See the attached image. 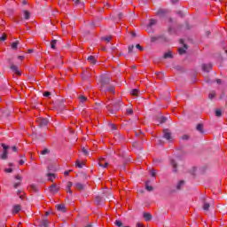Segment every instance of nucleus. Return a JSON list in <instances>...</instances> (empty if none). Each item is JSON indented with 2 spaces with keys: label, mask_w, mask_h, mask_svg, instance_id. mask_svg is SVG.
Returning <instances> with one entry per match:
<instances>
[{
  "label": "nucleus",
  "mask_w": 227,
  "mask_h": 227,
  "mask_svg": "<svg viewBox=\"0 0 227 227\" xmlns=\"http://www.w3.org/2000/svg\"><path fill=\"white\" fill-rule=\"evenodd\" d=\"M111 82H112V80H111L110 76H107V75L101 76L100 81H99V82L101 84V86H100L101 91H106V87L109 86V84H111Z\"/></svg>",
  "instance_id": "f257e3e1"
},
{
  "label": "nucleus",
  "mask_w": 227,
  "mask_h": 227,
  "mask_svg": "<svg viewBox=\"0 0 227 227\" xmlns=\"http://www.w3.org/2000/svg\"><path fill=\"white\" fill-rule=\"evenodd\" d=\"M121 107H123V102H121V99H118L113 104V108L109 111L111 114H114L115 113H118Z\"/></svg>",
  "instance_id": "f03ea898"
},
{
  "label": "nucleus",
  "mask_w": 227,
  "mask_h": 227,
  "mask_svg": "<svg viewBox=\"0 0 227 227\" xmlns=\"http://www.w3.org/2000/svg\"><path fill=\"white\" fill-rule=\"evenodd\" d=\"M16 182L13 183V188L14 189H19V187H20L22 185V181L24 180V177H22V176H20V174H17L14 176Z\"/></svg>",
  "instance_id": "7ed1b4c3"
},
{
  "label": "nucleus",
  "mask_w": 227,
  "mask_h": 227,
  "mask_svg": "<svg viewBox=\"0 0 227 227\" xmlns=\"http://www.w3.org/2000/svg\"><path fill=\"white\" fill-rule=\"evenodd\" d=\"M163 137H164V139L168 141V143L173 142V136L171 135V131L168 129H163Z\"/></svg>",
  "instance_id": "20e7f679"
},
{
  "label": "nucleus",
  "mask_w": 227,
  "mask_h": 227,
  "mask_svg": "<svg viewBox=\"0 0 227 227\" xmlns=\"http://www.w3.org/2000/svg\"><path fill=\"white\" fill-rule=\"evenodd\" d=\"M178 160H180L179 157H176L170 160V166H172L174 173H176L178 171Z\"/></svg>",
  "instance_id": "39448f33"
},
{
  "label": "nucleus",
  "mask_w": 227,
  "mask_h": 227,
  "mask_svg": "<svg viewBox=\"0 0 227 227\" xmlns=\"http://www.w3.org/2000/svg\"><path fill=\"white\" fill-rule=\"evenodd\" d=\"M39 127H47V125H49V119L47 118H43V117H40L36 120Z\"/></svg>",
  "instance_id": "423d86ee"
},
{
  "label": "nucleus",
  "mask_w": 227,
  "mask_h": 227,
  "mask_svg": "<svg viewBox=\"0 0 227 227\" xmlns=\"http://www.w3.org/2000/svg\"><path fill=\"white\" fill-rule=\"evenodd\" d=\"M9 63H10V68L12 72H14V74H16L17 75H22V74L20 73V71L19 70V67L14 65L13 63H12L10 60H9Z\"/></svg>",
  "instance_id": "0eeeda50"
},
{
  "label": "nucleus",
  "mask_w": 227,
  "mask_h": 227,
  "mask_svg": "<svg viewBox=\"0 0 227 227\" xmlns=\"http://www.w3.org/2000/svg\"><path fill=\"white\" fill-rule=\"evenodd\" d=\"M78 102H79V106L80 107H84L86 102H88V98H86L85 96H79L78 97Z\"/></svg>",
  "instance_id": "6e6552de"
},
{
  "label": "nucleus",
  "mask_w": 227,
  "mask_h": 227,
  "mask_svg": "<svg viewBox=\"0 0 227 227\" xmlns=\"http://www.w3.org/2000/svg\"><path fill=\"white\" fill-rule=\"evenodd\" d=\"M210 205H214V200H210V202H207V200H204L202 208L205 210V212H208L210 208Z\"/></svg>",
  "instance_id": "1a4fd4ad"
},
{
  "label": "nucleus",
  "mask_w": 227,
  "mask_h": 227,
  "mask_svg": "<svg viewBox=\"0 0 227 227\" xmlns=\"http://www.w3.org/2000/svg\"><path fill=\"white\" fill-rule=\"evenodd\" d=\"M75 189H77V191H85L86 190V184H82V183H76L74 184Z\"/></svg>",
  "instance_id": "9d476101"
},
{
  "label": "nucleus",
  "mask_w": 227,
  "mask_h": 227,
  "mask_svg": "<svg viewBox=\"0 0 227 227\" xmlns=\"http://www.w3.org/2000/svg\"><path fill=\"white\" fill-rule=\"evenodd\" d=\"M56 209L59 212H62V213L67 212V207L65 206V204H57L56 205Z\"/></svg>",
  "instance_id": "9b49d317"
},
{
  "label": "nucleus",
  "mask_w": 227,
  "mask_h": 227,
  "mask_svg": "<svg viewBox=\"0 0 227 227\" xmlns=\"http://www.w3.org/2000/svg\"><path fill=\"white\" fill-rule=\"evenodd\" d=\"M202 70L203 72H208L212 70V64H202Z\"/></svg>",
  "instance_id": "f8f14e48"
},
{
  "label": "nucleus",
  "mask_w": 227,
  "mask_h": 227,
  "mask_svg": "<svg viewBox=\"0 0 227 227\" xmlns=\"http://www.w3.org/2000/svg\"><path fill=\"white\" fill-rule=\"evenodd\" d=\"M50 191H51V192H52V194H56L58 192V191H59V188H58V185H56V184H51L50 186Z\"/></svg>",
  "instance_id": "ddd939ff"
},
{
  "label": "nucleus",
  "mask_w": 227,
  "mask_h": 227,
  "mask_svg": "<svg viewBox=\"0 0 227 227\" xmlns=\"http://www.w3.org/2000/svg\"><path fill=\"white\" fill-rule=\"evenodd\" d=\"M87 61H89V63H90V65H96L97 64V59H95V56H89L87 58Z\"/></svg>",
  "instance_id": "4468645a"
},
{
  "label": "nucleus",
  "mask_w": 227,
  "mask_h": 227,
  "mask_svg": "<svg viewBox=\"0 0 227 227\" xmlns=\"http://www.w3.org/2000/svg\"><path fill=\"white\" fill-rule=\"evenodd\" d=\"M57 106L59 107V109H65V107H66L65 99H61V100L58 101Z\"/></svg>",
  "instance_id": "2eb2a0df"
},
{
  "label": "nucleus",
  "mask_w": 227,
  "mask_h": 227,
  "mask_svg": "<svg viewBox=\"0 0 227 227\" xmlns=\"http://www.w3.org/2000/svg\"><path fill=\"white\" fill-rule=\"evenodd\" d=\"M23 17L25 20H29L31 19V12L29 11H23Z\"/></svg>",
  "instance_id": "dca6fc26"
},
{
  "label": "nucleus",
  "mask_w": 227,
  "mask_h": 227,
  "mask_svg": "<svg viewBox=\"0 0 227 227\" xmlns=\"http://www.w3.org/2000/svg\"><path fill=\"white\" fill-rule=\"evenodd\" d=\"M20 205H15L12 207V214H19L20 210H21Z\"/></svg>",
  "instance_id": "f3484780"
},
{
  "label": "nucleus",
  "mask_w": 227,
  "mask_h": 227,
  "mask_svg": "<svg viewBox=\"0 0 227 227\" xmlns=\"http://www.w3.org/2000/svg\"><path fill=\"white\" fill-rule=\"evenodd\" d=\"M184 185H185V181L184 180L179 181L176 184L177 191H182V187H184Z\"/></svg>",
  "instance_id": "a211bd4d"
},
{
  "label": "nucleus",
  "mask_w": 227,
  "mask_h": 227,
  "mask_svg": "<svg viewBox=\"0 0 227 227\" xmlns=\"http://www.w3.org/2000/svg\"><path fill=\"white\" fill-rule=\"evenodd\" d=\"M40 227H49V220L47 219H43L40 222Z\"/></svg>",
  "instance_id": "6ab92c4d"
},
{
  "label": "nucleus",
  "mask_w": 227,
  "mask_h": 227,
  "mask_svg": "<svg viewBox=\"0 0 227 227\" xmlns=\"http://www.w3.org/2000/svg\"><path fill=\"white\" fill-rule=\"evenodd\" d=\"M102 91H105V93L106 91H109L110 93H114V86L108 85V86L106 87V90H102Z\"/></svg>",
  "instance_id": "aec40b11"
},
{
  "label": "nucleus",
  "mask_w": 227,
  "mask_h": 227,
  "mask_svg": "<svg viewBox=\"0 0 227 227\" xmlns=\"http://www.w3.org/2000/svg\"><path fill=\"white\" fill-rule=\"evenodd\" d=\"M74 2L76 6H80V8H84V2H82L81 0H74Z\"/></svg>",
  "instance_id": "412c9836"
},
{
  "label": "nucleus",
  "mask_w": 227,
  "mask_h": 227,
  "mask_svg": "<svg viewBox=\"0 0 227 227\" xmlns=\"http://www.w3.org/2000/svg\"><path fill=\"white\" fill-rule=\"evenodd\" d=\"M188 49L187 44H184V48H179L178 52L179 54L183 55L185 54V51Z\"/></svg>",
  "instance_id": "4be33fe9"
},
{
  "label": "nucleus",
  "mask_w": 227,
  "mask_h": 227,
  "mask_svg": "<svg viewBox=\"0 0 227 227\" xmlns=\"http://www.w3.org/2000/svg\"><path fill=\"white\" fill-rule=\"evenodd\" d=\"M130 94H131L133 97H139V90H137V89H133V90H131Z\"/></svg>",
  "instance_id": "5701e85b"
},
{
  "label": "nucleus",
  "mask_w": 227,
  "mask_h": 227,
  "mask_svg": "<svg viewBox=\"0 0 227 227\" xmlns=\"http://www.w3.org/2000/svg\"><path fill=\"white\" fill-rule=\"evenodd\" d=\"M144 219H145V221H152V214L150 213H144Z\"/></svg>",
  "instance_id": "b1692460"
},
{
  "label": "nucleus",
  "mask_w": 227,
  "mask_h": 227,
  "mask_svg": "<svg viewBox=\"0 0 227 227\" xmlns=\"http://www.w3.org/2000/svg\"><path fill=\"white\" fill-rule=\"evenodd\" d=\"M8 151H4V153L0 156V159H2L3 160H6V159H8Z\"/></svg>",
  "instance_id": "393cba45"
},
{
  "label": "nucleus",
  "mask_w": 227,
  "mask_h": 227,
  "mask_svg": "<svg viewBox=\"0 0 227 227\" xmlns=\"http://www.w3.org/2000/svg\"><path fill=\"white\" fill-rule=\"evenodd\" d=\"M163 58H164V59H172L173 53H171V51H168L163 55Z\"/></svg>",
  "instance_id": "a878e982"
},
{
  "label": "nucleus",
  "mask_w": 227,
  "mask_h": 227,
  "mask_svg": "<svg viewBox=\"0 0 227 227\" xmlns=\"http://www.w3.org/2000/svg\"><path fill=\"white\" fill-rule=\"evenodd\" d=\"M47 177H48V180H50V182H54V178H56V176H54V174L52 173H48Z\"/></svg>",
  "instance_id": "bb28decb"
},
{
  "label": "nucleus",
  "mask_w": 227,
  "mask_h": 227,
  "mask_svg": "<svg viewBox=\"0 0 227 227\" xmlns=\"http://www.w3.org/2000/svg\"><path fill=\"white\" fill-rule=\"evenodd\" d=\"M196 129L198 130V132H200V134H203L205 132L203 130V124H198Z\"/></svg>",
  "instance_id": "cd10ccee"
},
{
  "label": "nucleus",
  "mask_w": 227,
  "mask_h": 227,
  "mask_svg": "<svg viewBox=\"0 0 227 227\" xmlns=\"http://www.w3.org/2000/svg\"><path fill=\"white\" fill-rule=\"evenodd\" d=\"M215 95H216L215 91V90H212V91L209 93V95H208L209 100H214V98H215Z\"/></svg>",
  "instance_id": "c85d7f7f"
},
{
  "label": "nucleus",
  "mask_w": 227,
  "mask_h": 227,
  "mask_svg": "<svg viewBox=\"0 0 227 227\" xmlns=\"http://www.w3.org/2000/svg\"><path fill=\"white\" fill-rule=\"evenodd\" d=\"M134 49H135L134 45H129L128 48V54H132V52L136 54V51H134Z\"/></svg>",
  "instance_id": "c756f323"
},
{
  "label": "nucleus",
  "mask_w": 227,
  "mask_h": 227,
  "mask_svg": "<svg viewBox=\"0 0 227 227\" xmlns=\"http://www.w3.org/2000/svg\"><path fill=\"white\" fill-rule=\"evenodd\" d=\"M158 121H160V123H166V121H168V118L162 116L160 118H158Z\"/></svg>",
  "instance_id": "7c9ffc66"
},
{
  "label": "nucleus",
  "mask_w": 227,
  "mask_h": 227,
  "mask_svg": "<svg viewBox=\"0 0 227 227\" xmlns=\"http://www.w3.org/2000/svg\"><path fill=\"white\" fill-rule=\"evenodd\" d=\"M156 24H157V20H150L148 27H152L153 26H155Z\"/></svg>",
  "instance_id": "2f4dec72"
},
{
  "label": "nucleus",
  "mask_w": 227,
  "mask_h": 227,
  "mask_svg": "<svg viewBox=\"0 0 227 227\" xmlns=\"http://www.w3.org/2000/svg\"><path fill=\"white\" fill-rule=\"evenodd\" d=\"M102 201H104V200H102L101 197H99V196L96 197L97 205H102Z\"/></svg>",
  "instance_id": "473e14b6"
},
{
  "label": "nucleus",
  "mask_w": 227,
  "mask_h": 227,
  "mask_svg": "<svg viewBox=\"0 0 227 227\" xmlns=\"http://www.w3.org/2000/svg\"><path fill=\"white\" fill-rule=\"evenodd\" d=\"M17 47H19V41H16L12 43V49H13L14 51H17Z\"/></svg>",
  "instance_id": "72a5a7b5"
},
{
  "label": "nucleus",
  "mask_w": 227,
  "mask_h": 227,
  "mask_svg": "<svg viewBox=\"0 0 227 227\" xmlns=\"http://www.w3.org/2000/svg\"><path fill=\"white\" fill-rule=\"evenodd\" d=\"M145 189L146 191H148L149 192H152V191H153V186H151L148 184V182L145 184Z\"/></svg>",
  "instance_id": "f704fd0d"
},
{
  "label": "nucleus",
  "mask_w": 227,
  "mask_h": 227,
  "mask_svg": "<svg viewBox=\"0 0 227 227\" xmlns=\"http://www.w3.org/2000/svg\"><path fill=\"white\" fill-rule=\"evenodd\" d=\"M83 166H84V162L76 160V168H79L80 169H82V168H83Z\"/></svg>",
  "instance_id": "c9c22d12"
},
{
  "label": "nucleus",
  "mask_w": 227,
  "mask_h": 227,
  "mask_svg": "<svg viewBox=\"0 0 227 227\" xmlns=\"http://www.w3.org/2000/svg\"><path fill=\"white\" fill-rule=\"evenodd\" d=\"M56 43H58V40L53 39L51 43V49H56Z\"/></svg>",
  "instance_id": "e433bc0d"
},
{
  "label": "nucleus",
  "mask_w": 227,
  "mask_h": 227,
  "mask_svg": "<svg viewBox=\"0 0 227 227\" xmlns=\"http://www.w3.org/2000/svg\"><path fill=\"white\" fill-rule=\"evenodd\" d=\"M215 116H217L218 118H221V116H223V112L221 111V109L215 110Z\"/></svg>",
  "instance_id": "4c0bfd02"
},
{
  "label": "nucleus",
  "mask_w": 227,
  "mask_h": 227,
  "mask_svg": "<svg viewBox=\"0 0 227 227\" xmlns=\"http://www.w3.org/2000/svg\"><path fill=\"white\" fill-rule=\"evenodd\" d=\"M51 153V150L49 149H44L41 152V155H49Z\"/></svg>",
  "instance_id": "58836bf2"
},
{
  "label": "nucleus",
  "mask_w": 227,
  "mask_h": 227,
  "mask_svg": "<svg viewBox=\"0 0 227 227\" xmlns=\"http://www.w3.org/2000/svg\"><path fill=\"white\" fill-rule=\"evenodd\" d=\"M114 224H115V226H118V227H122L123 226V223L120 220H116L114 222Z\"/></svg>",
  "instance_id": "ea45409f"
},
{
  "label": "nucleus",
  "mask_w": 227,
  "mask_h": 227,
  "mask_svg": "<svg viewBox=\"0 0 227 227\" xmlns=\"http://www.w3.org/2000/svg\"><path fill=\"white\" fill-rule=\"evenodd\" d=\"M30 188L32 189V191H35V192H38V186L36 184H31Z\"/></svg>",
  "instance_id": "a19ab883"
},
{
  "label": "nucleus",
  "mask_w": 227,
  "mask_h": 227,
  "mask_svg": "<svg viewBox=\"0 0 227 227\" xmlns=\"http://www.w3.org/2000/svg\"><path fill=\"white\" fill-rule=\"evenodd\" d=\"M27 160L26 159V156H23V158H21V160L19 161L20 166L24 165V163L27 161Z\"/></svg>",
  "instance_id": "79ce46f5"
},
{
  "label": "nucleus",
  "mask_w": 227,
  "mask_h": 227,
  "mask_svg": "<svg viewBox=\"0 0 227 227\" xmlns=\"http://www.w3.org/2000/svg\"><path fill=\"white\" fill-rule=\"evenodd\" d=\"M1 146L4 148V152H8L10 149V146L6 145L5 144H1Z\"/></svg>",
  "instance_id": "37998d69"
},
{
  "label": "nucleus",
  "mask_w": 227,
  "mask_h": 227,
  "mask_svg": "<svg viewBox=\"0 0 227 227\" xmlns=\"http://www.w3.org/2000/svg\"><path fill=\"white\" fill-rule=\"evenodd\" d=\"M103 40L105 42H106L107 43H109V42H111V40H113V37L112 36H106L103 38Z\"/></svg>",
  "instance_id": "c03bdc74"
},
{
  "label": "nucleus",
  "mask_w": 227,
  "mask_h": 227,
  "mask_svg": "<svg viewBox=\"0 0 227 227\" xmlns=\"http://www.w3.org/2000/svg\"><path fill=\"white\" fill-rule=\"evenodd\" d=\"M74 185V184L70 181H68L67 183V186H66V189H72V186Z\"/></svg>",
  "instance_id": "a18cd8bd"
},
{
  "label": "nucleus",
  "mask_w": 227,
  "mask_h": 227,
  "mask_svg": "<svg viewBox=\"0 0 227 227\" xmlns=\"http://www.w3.org/2000/svg\"><path fill=\"white\" fill-rule=\"evenodd\" d=\"M98 166H100L101 168H107L109 166L108 162H105V164H102V161H100L98 163Z\"/></svg>",
  "instance_id": "49530a36"
},
{
  "label": "nucleus",
  "mask_w": 227,
  "mask_h": 227,
  "mask_svg": "<svg viewBox=\"0 0 227 227\" xmlns=\"http://www.w3.org/2000/svg\"><path fill=\"white\" fill-rule=\"evenodd\" d=\"M220 100H226V93L222 92L220 95Z\"/></svg>",
  "instance_id": "de8ad7c7"
},
{
  "label": "nucleus",
  "mask_w": 227,
  "mask_h": 227,
  "mask_svg": "<svg viewBox=\"0 0 227 227\" xmlns=\"http://www.w3.org/2000/svg\"><path fill=\"white\" fill-rule=\"evenodd\" d=\"M108 127H110L111 130H116V125L113 124V123H110L108 124Z\"/></svg>",
  "instance_id": "09e8293b"
},
{
  "label": "nucleus",
  "mask_w": 227,
  "mask_h": 227,
  "mask_svg": "<svg viewBox=\"0 0 227 227\" xmlns=\"http://www.w3.org/2000/svg\"><path fill=\"white\" fill-rule=\"evenodd\" d=\"M82 153H84V155H90V153L88 152L87 149H85V147L82 148Z\"/></svg>",
  "instance_id": "8fccbe9b"
},
{
  "label": "nucleus",
  "mask_w": 227,
  "mask_h": 227,
  "mask_svg": "<svg viewBox=\"0 0 227 227\" xmlns=\"http://www.w3.org/2000/svg\"><path fill=\"white\" fill-rule=\"evenodd\" d=\"M20 194H22L21 190H18V191H17V195L20 196V200H24V197H23L22 195H20Z\"/></svg>",
  "instance_id": "3c124183"
},
{
  "label": "nucleus",
  "mask_w": 227,
  "mask_h": 227,
  "mask_svg": "<svg viewBox=\"0 0 227 227\" xmlns=\"http://www.w3.org/2000/svg\"><path fill=\"white\" fill-rule=\"evenodd\" d=\"M126 113H127V114H134V110H132V108H128L126 110Z\"/></svg>",
  "instance_id": "603ef678"
},
{
  "label": "nucleus",
  "mask_w": 227,
  "mask_h": 227,
  "mask_svg": "<svg viewBox=\"0 0 227 227\" xmlns=\"http://www.w3.org/2000/svg\"><path fill=\"white\" fill-rule=\"evenodd\" d=\"M181 139H183V141L189 140V135H184L183 137H181Z\"/></svg>",
  "instance_id": "864d4df0"
},
{
  "label": "nucleus",
  "mask_w": 227,
  "mask_h": 227,
  "mask_svg": "<svg viewBox=\"0 0 227 227\" xmlns=\"http://www.w3.org/2000/svg\"><path fill=\"white\" fill-rule=\"evenodd\" d=\"M6 38H7L6 34H4V35L0 37V41H1V42H4V40H6Z\"/></svg>",
  "instance_id": "5fc2aeb1"
},
{
  "label": "nucleus",
  "mask_w": 227,
  "mask_h": 227,
  "mask_svg": "<svg viewBox=\"0 0 227 227\" xmlns=\"http://www.w3.org/2000/svg\"><path fill=\"white\" fill-rule=\"evenodd\" d=\"M107 200H109V201H111V200H113V193L108 192V195L106 196Z\"/></svg>",
  "instance_id": "6e6d98bb"
},
{
  "label": "nucleus",
  "mask_w": 227,
  "mask_h": 227,
  "mask_svg": "<svg viewBox=\"0 0 227 227\" xmlns=\"http://www.w3.org/2000/svg\"><path fill=\"white\" fill-rule=\"evenodd\" d=\"M136 49H138V51H145V49L143 48V46H141V44H137Z\"/></svg>",
  "instance_id": "4d7b16f0"
},
{
  "label": "nucleus",
  "mask_w": 227,
  "mask_h": 227,
  "mask_svg": "<svg viewBox=\"0 0 227 227\" xmlns=\"http://www.w3.org/2000/svg\"><path fill=\"white\" fill-rule=\"evenodd\" d=\"M5 173H13V168H4Z\"/></svg>",
  "instance_id": "13d9d810"
},
{
  "label": "nucleus",
  "mask_w": 227,
  "mask_h": 227,
  "mask_svg": "<svg viewBox=\"0 0 227 227\" xmlns=\"http://www.w3.org/2000/svg\"><path fill=\"white\" fill-rule=\"evenodd\" d=\"M117 16H118L119 20H121V19H123V13L122 12H119L117 14Z\"/></svg>",
  "instance_id": "bf43d9fd"
},
{
  "label": "nucleus",
  "mask_w": 227,
  "mask_h": 227,
  "mask_svg": "<svg viewBox=\"0 0 227 227\" xmlns=\"http://www.w3.org/2000/svg\"><path fill=\"white\" fill-rule=\"evenodd\" d=\"M51 93L49 91H46L43 93V97H51Z\"/></svg>",
  "instance_id": "052dcab7"
},
{
  "label": "nucleus",
  "mask_w": 227,
  "mask_h": 227,
  "mask_svg": "<svg viewBox=\"0 0 227 227\" xmlns=\"http://www.w3.org/2000/svg\"><path fill=\"white\" fill-rule=\"evenodd\" d=\"M157 15H164V11L163 10H159L157 12Z\"/></svg>",
  "instance_id": "680f3d73"
},
{
  "label": "nucleus",
  "mask_w": 227,
  "mask_h": 227,
  "mask_svg": "<svg viewBox=\"0 0 227 227\" xmlns=\"http://www.w3.org/2000/svg\"><path fill=\"white\" fill-rule=\"evenodd\" d=\"M155 175H157V172H155V170H151V176H155Z\"/></svg>",
  "instance_id": "e2e57ef3"
},
{
  "label": "nucleus",
  "mask_w": 227,
  "mask_h": 227,
  "mask_svg": "<svg viewBox=\"0 0 227 227\" xmlns=\"http://www.w3.org/2000/svg\"><path fill=\"white\" fill-rule=\"evenodd\" d=\"M67 192H68V194H70L72 196L73 192L71 188L70 189H66Z\"/></svg>",
  "instance_id": "0e129e2a"
},
{
  "label": "nucleus",
  "mask_w": 227,
  "mask_h": 227,
  "mask_svg": "<svg viewBox=\"0 0 227 227\" xmlns=\"http://www.w3.org/2000/svg\"><path fill=\"white\" fill-rule=\"evenodd\" d=\"M216 83L217 84H223V81L221 79H216Z\"/></svg>",
  "instance_id": "69168bd1"
},
{
  "label": "nucleus",
  "mask_w": 227,
  "mask_h": 227,
  "mask_svg": "<svg viewBox=\"0 0 227 227\" xmlns=\"http://www.w3.org/2000/svg\"><path fill=\"white\" fill-rule=\"evenodd\" d=\"M136 226H137V227H144V226H143V223H137Z\"/></svg>",
  "instance_id": "338daca9"
},
{
  "label": "nucleus",
  "mask_w": 227,
  "mask_h": 227,
  "mask_svg": "<svg viewBox=\"0 0 227 227\" xmlns=\"http://www.w3.org/2000/svg\"><path fill=\"white\" fill-rule=\"evenodd\" d=\"M83 227H93V224H92V223H90V224L85 225V226H83Z\"/></svg>",
  "instance_id": "774afa93"
}]
</instances>
